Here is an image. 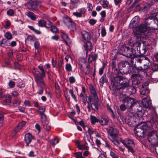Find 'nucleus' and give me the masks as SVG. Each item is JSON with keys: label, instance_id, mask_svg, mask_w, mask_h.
<instances>
[{"label": "nucleus", "instance_id": "1", "mask_svg": "<svg viewBox=\"0 0 158 158\" xmlns=\"http://www.w3.org/2000/svg\"><path fill=\"white\" fill-rule=\"evenodd\" d=\"M111 67L112 71L110 72L109 70L107 72V77L110 82L111 86L115 83L118 84V82L120 81L124 77L122 76V72L116 68V63L115 60L112 61Z\"/></svg>", "mask_w": 158, "mask_h": 158}, {"label": "nucleus", "instance_id": "2", "mask_svg": "<svg viewBox=\"0 0 158 158\" xmlns=\"http://www.w3.org/2000/svg\"><path fill=\"white\" fill-rule=\"evenodd\" d=\"M112 87L115 90L122 89L123 92L127 93L129 95L135 94L136 91L135 87L129 86V80L125 77H124L120 81H118V84L115 83Z\"/></svg>", "mask_w": 158, "mask_h": 158}, {"label": "nucleus", "instance_id": "3", "mask_svg": "<svg viewBox=\"0 0 158 158\" xmlns=\"http://www.w3.org/2000/svg\"><path fill=\"white\" fill-rule=\"evenodd\" d=\"M121 54L127 57L134 58L136 57V52L135 48L123 45L119 51Z\"/></svg>", "mask_w": 158, "mask_h": 158}, {"label": "nucleus", "instance_id": "4", "mask_svg": "<svg viewBox=\"0 0 158 158\" xmlns=\"http://www.w3.org/2000/svg\"><path fill=\"white\" fill-rule=\"evenodd\" d=\"M81 37L84 40L83 47L85 51L87 52L92 50L93 45L90 41L91 37L90 34L85 31L81 32Z\"/></svg>", "mask_w": 158, "mask_h": 158}, {"label": "nucleus", "instance_id": "5", "mask_svg": "<svg viewBox=\"0 0 158 158\" xmlns=\"http://www.w3.org/2000/svg\"><path fill=\"white\" fill-rule=\"evenodd\" d=\"M141 43L137 41L134 43L132 44V47L136 49V57L135 58L143 56V55L145 54L148 49V45H143V47L141 49H140V46L141 45Z\"/></svg>", "mask_w": 158, "mask_h": 158}, {"label": "nucleus", "instance_id": "6", "mask_svg": "<svg viewBox=\"0 0 158 158\" xmlns=\"http://www.w3.org/2000/svg\"><path fill=\"white\" fill-rule=\"evenodd\" d=\"M131 64L127 61H122L118 64V66L119 70L122 72L123 73H129Z\"/></svg>", "mask_w": 158, "mask_h": 158}, {"label": "nucleus", "instance_id": "7", "mask_svg": "<svg viewBox=\"0 0 158 158\" xmlns=\"http://www.w3.org/2000/svg\"><path fill=\"white\" fill-rule=\"evenodd\" d=\"M121 141L128 149V152H131L132 154L134 153V148L135 147V145L133 140L129 139H126Z\"/></svg>", "mask_w": 158, "mask_h": 158}, {"label": "nucleus", "instance_id": "8", "mask_svg": "<svg viewBox=\"0 0 158 158\" xmlns=\"http://www.w3.org/2000/svg\"><path fill=\"white\" fill-rule=\"evenodd\" d=\"M123 102L127 106V108L129 109H131L138 103L135 99L128 96L125 97L123 100Z\"/></svg>", "mask_w": 158, "mask_h": 158}, {"label": "nucleus", "instance_id": "9", "mask_svg": "<svg viewBox=\"0 0 158 158\" xmlns=\"http://www.w3.org/2000/svg\"><path fill=\"white\" fill-rule=\"evenodd\" d=\"M147 128V126L145 123H141L135 128V133L138 136L143 137L144 133L146 132Z\"/></svg>", "mask_w": 158, "mask_h": 158}, {"label": "nucleus", "instance_id": "10", "mask_svg": "<svg viewBox=\"0 0 158 158\" xmlns=\"http://www.w3.org/2000/svg\"><path fill=\"white\" fill-rule=\"evenodd\" d=\"M142 67L141 66H137L136 64L131 65V67L129 72V73H131L132 77L135 78L136 77H138L139 74L142 73Z\"/></svg>", "mask_w": 158, "mask_h": 158}, {"label": "nucleus", "instance_id": "11", "mask_svg": "<svg viewBox=\"0 0 158 158\" xmlns=\"http://www.w3.org/2000/svg\"><path fill=\"white\" fill-rule=\"evenodd\" d=\"M40 4V2L38 1L29 0L27 3V7L30 10L33 11H37L38 10V7Z\"/></svg>", "mask_w": 158, "mask_h": 158}, {"label": "nucleus", "instance_id": "12", "mask_svg": "<svg viewBox=\"0 0 158 158\" xmlns=\"http://www.w3.org/2000/svg\"><path fill=\"white\" fill-rule=\"evenodd\" d=\"M147 30L146 26L143 23L140 24L138 26L135 27L133 29V31L137 35H140L142 33H144Z\"/></svg>", "mask_w": 158, "mask_h": 158}, {"label": "nucleus", "instance_id": "13", "mask_svg": "<svg viewBox=\"0 0 158 158\" xmlns=\"http://www.w3.org/2000/svg\"><path fill=\"white\" fill-rule=\"evenodd\" d=\"M142 103L144 107L150 109L152 106L151 100L150 99V97L147 95L142 99Z\"/></svg>", "mask_w": 158, "mask_h": 158}, {"label": "nucleus", "instance_id": "14", "mask_svg": "<svg viewBox=\"0 0 158 158\" xmlns=\"http://www.w3.org/2000/svg\"><path fill=\"white\" fill-rule=\"evenodd\" d=\"M148 84L145 82L142 84V88L140 89V94L145 95H148L149 93V90L148 89Z\"/></svg>", "mask_w": 158, "mask_h": 158}, {"label": "nucleus", "instance_id": "15", "mask_svg": "<svg viewBox=\"0 0 158 158\" xmlns=\"http://www.w3.org/2000/svg\"><path fill=\"white\" fill-rule=\"evenodd\" d=\"M80 69L85 75H89V77L91 75L93 69L92 67L90 66L89 64H87L85 68L81 67Z\"/></svg>", "mask_w": 158, "mask_h": 158}, {"label": "nucleus", "instance_id": "16", "mask_svg": "<svg viewBox=\"0 0 158 158\" xmlns=\"http://www.w3.org/2000/svg\"><path fill=\"white\" fill-rule=\"evenodd\" d=\"M135 118V117L133 113H129L125 121L129 125H131L135 121L134 119Z\"/></svg>", "mask_w": 158, "mask_h": 158}, {"label": "nucleus", "instance_id": "17", "mask_svg": "<svg viewBox=\"0 0 158 158\" xmlns=\"http://www.w3.org/2000/svg\"><path fill=\"white\" fill-rule=\"evenodd\" d=\"M34 136L30 133H28L25 134L24 135V141L26 143V146H29L33 139Z\"/></svg>", "mask_w": 158, "mask_h": 158}, {"label": "nucleus", "instance_id": "18", "mask_svg": "<svg viewBox=\"0 0 158 158\" xmlns=\"http://www.w3.org/2000/svg\"><path fill=\"white\" fill-rule=\"evenodd\" d=\"M44 77H36L35 78V81L38 87H45V85L43 79Z\"/></svg>", "mask_w": 158, "mask_h": 158}, {"label": "nucleus", "instance_id": "19", "mask_svg": "<svg viewBox=\"0 0 158 158\" xmlns=\"http://www.w3.org/2000/svg\"><path fill=\"white\" fill-rule=\"evenodd\" d=\"M118 133V131L117 129L112 127L110 129L109 134L110 136L112 138H116Z\"/></svg>", "mask_w": 158, "mask_h": 158}, {"label": "nucleus", "instance_id": "20", "mask_svg": "<svg viewBox=\"0 0 158 158\" xmlns=\"http://www.w3.org/2000/svg\"><path fill=\"white\" fill-rule=\"evenodd\" d=\"M26 122L24 121H23L21 123H19L16 127L14 129L13 134H15L21 129L24 125H25Z\"/></svg>", "mask_w": 158, "mask_h": 158}, {"label": "nucleus", "instance_id": "21", "mask_svg": "<svg viewBox=\"0 0 158 158\" xmlns=\"http://www.w3.org/2000/svg\"><path fill=\"white\" fill-rule=\"evenodd\" d=\"M153 18L154 16H149L144 20L143 23L145 25H146L147 27L152 22V21L154 20Z\"/></svg>", "mask_w": 158, "mask_h": 158}, {"label": "nucleus", "instance_id": "22", "mask_svg": "<svg viewBox=\"0 0 158 158\" xmlns=\"http://www.w3.org/2000/svg\"><path fill=\"white\" fill-rule=\"evenodd\" d=\"M25 15L31 20L33 21L35 20L37 18V16L33 12L31 11H28L26 12Z\"/></svg>", "mask_w": 158, "mask_h": 158}, {"label": "nucleus", "instance_id": "23", "mask_svg": "<svg viewBox=\"0 0 158 158\" xmlns=\"http://www.w3.org/2000/svg\"><path fill=\"white\" fill-rule=\"evenodd\" d=\"M89 90L92 94L95 100L98 99V96L96 90L93 86H91L89 88Z\"/></svg>", "mask_w": 158, "mask_h": 158}, {"label": "nucleus", "instance_id": "24", "mask_svg": "<svg viewBox=\"0 0 158 158\" xmlns=\"http://www.w3.org/2000/svg\"><path fill=\"white\" fill-rule=\"evenodd\" d=\"M108 81V79L107 78L106 75L104 74L102 77H101L99 81V84L102 87L104 83H107Z\"/></svg>", "mask_w": 158, "mask_h": 158}, {"label": "nucleus", "instance_id": "25", "mask_svg": "<svg viewBox=\"0 0 158 158\" xmlns=\"http://www.w3.org/2000/svg\"><path fill=\"white\" fill-rule=\"evenodd\" d=\"M90 118L91 120V124L92 125H94L96 123H98L99 121V118L92 115H90Z\"/></svg>", "mask_w": 158, "mask_h": 158}, {"label": "nucleus", "instance_id": "26", "mask_svg": "<svg viewBox=\"0 0 158 158\" xmlns=\"http://www.w3.org/2000/svg\"><path fill=\"white\" fill-rule=\"evenodd\" d=\"M138 17H135L132 19L129 25V26L131 28H133L134 29L135 27H136V25L137 24L138 21H136L135 19L136 18L138 19Z\"/></svg>", "mask_w": 158, "mask_h": 158}, {"label": "nucleus", "instance_id": "27", "mask_svg": "<svg viewBox=\"0 0 158 158\" xmlns=\"http://www.w3.org/2000/svg\"><path fill=\"white\" fill-rule=\"evenodd\" d=\"M109 119L105 118H102L100 119L99 123L102 126H105L107 125L109 122Z\"/></svg>", "mask_w": 158, "mask_h": 158}, {"label": "nucleus", "instance_id": "28", "mask_svg": "<svg viewBox=\"0 0 158 158\" xmlns=\"http://www.w3.org/2000/svg\"><path fill=\"white\" fill-rule=\"evenodd\" d=\"M61 37L63 39L64 42L66 45H68L67 41H69L70 39L68 35L65 33H62L61 35Z\"/></svg>", "mask_w": 158, "mask_h": 158}, {"label": "nucleus", "instance_id": "29", "mask_svg": "<svg viewBox=\"0 0 158 158\" xmlns=\"http://www.w3.org/2000/svg\"><path fill=\"white\" fill-rule=\"evenodd\" d=\"M86 61V59L84 58H80L79 59V65L80 66L81 68V67H83L84 65H85L87 64H89Z\"/></svg>", "mask_w": 158, "mask_h": 158}, {"label": "nucleus", "instance_id": "30", "mask_svg": "<svg viewBox=\"0 0 158 158\" xmlns=\"http://www.w3.org/2000/svg\"><path fill=\"white\" fill-rule=\"evenodd\" d=\"M72 20L68 16H66L63 19L64 23L67 26L72 22Z\"/></svg>", "mask_w": 158, "mask_h": 158}, {"label": "nucleus", "instance_id": "31", "mask_svg": "<svg viewBox=\"0 0 158 158\" xmlns=\"http://www.w3.org/2000/svg\"><path fill=\"white\" fill-rule=\"evenodd\" d=\"M67 27L73 31H76V27L75 24L73 21L67 26Z\"/></svg>", "mask_w": 158, "mask_h": 158}, {"label": "nucleus", "instance_id": "32", "mask_svg": "<svg viewBox=\"0 0 158 158\" xmlns=\"http://www.w3.org/2000/svg\"><path fill=\"white\" fill-rule=\"evenodd\" d=\"M155 136L158 138V136L157 134V131L155 130H153L150 131L148 135V138H149L152 136Z\"/></svg>", "mask_w": 158, "mask_h": 158}, {"label": "nucleus", "instance_id": "33", "mask_svg": "<svg viewBox=\"0 0 158 158\" xmlns=\"http://www.w3.org/2000/svg\"><path fill=\"white\" fill-rule=\"evenodd\" d=\"M28 27L30 30L33 31L37 35H40L41 34V32L40 30L35 29L32 26H28Z\"/></svg>", "mask_w": 158, "mask_h": 158}, {"label": "nucleus", "instance_id": "34", "mask_svg": "<svg viewBox=\"0 0 158 158\" xmlns=\"http://www.w3.org/2000/svg\"><path fill=\"white\" fill-rule=\"evenodd\" d=\"M138 77H136L135 78H133L132 77V75H131V78L132 79V82L133 85H138L140 83V81L139 78H137Z\"/></svg>", "mask_w": 158, "mask_h": 158}, {"label": "nucleus", "instance_id": "35", "mask_svg": "<svg viewBox=\"0 0 158 158\" xmlns=\"http://www.w3.org/2000/svg\"><path fill=\"white\" fill-rule=\"evenodd\" d=\"M26 40L31 42H33L37 40L36 38L34 35H28Z\"/></svg>", "mask_w": 158, "mask_h": 158}, {"label": "nucleus", "instance_id": "36", "mask_svg": "<svg viewBox=\"0 0 158 158\" xmlns=\"http://www.w3.org/2000/svg\"><path fill=\"white\" fill-rule=\"evenodd\" d=\"M37 24L40 27H45L46 24V22L43 19H40L38 21Z\"/></svg>", "mask_w": 158, "mask_h": 158}, {"label": "nucleus", "instance_id": "37", "mask_svg": "<svg viewBox=\"0 0 158 158\" xmlns=\"http://www.w3.org/2000/svg\"><path fill=\"white\" fill-rule=\"evenodd\" d=\"M90 106L92 109L95 112H97L98 110V106L97 104L95 103H91Z\"/></svg>", "mask_w": 158, "mask_h": 158}, {"label": "nucleus", "instance_id": "38", "mask_svg": "<svg viewBox=\"0 0 158 158\" xmlns=\"http://www.w3.org/2000/svg\"><path fill=\"white\" fill-rule=\"evenodd\" d=\"M7 40L3 38L0 41V46L1 47H4L6 46H7L8 44L7 42Z\"/></svg>", "mask_w": 158, "mask_h": 158}, {"label": "nucleus", "instance_id": "39", "mask_svg": "<svg viewBox=\"0 0 158 158\" xmlns=\"http://www.w3.org/2000/svg\"><path fill=\"white\" fill-rule=\"evenodd\" d=\"M78 6V3L73 2H70L69 8L71 10H73L74 9L76 8Z\"/></svg>", "mask_w": 158, "mask_h": 158}, {"label": "nucleus", "instance_id": "40", "mask_svg": "<svg viewBox=\"0 0 158 158\" xmlns=\"http://www.w3.org/2000/svg\"><path fill=\"white\" fill-rule=\"evenodd\" d=\"M38 67L41 71V76H45V73L43 68V65L42 64H40L38 66Z\"/></svg>", "mask_w": 158, "mask_h": 158}, {"label": "nucleus", "instance_id": "41", "mask_svg": "<svg viewBox=\"0 0 158 158\" xmlns=\"http://www.w3.org/2000/svg\"><path fill=\"white\" fill-rule=\"evenodd\" d=\"M137 104H138L139 106L137 107L136 112L138 113V114H140V115H142V114H143V112H142V107L141 106H140L139 103L138 102Z\"/></svg>", "mask_w": 158, "mask_h": 158}, {"label": "nucleus", "instance_id": "42", "mask_svg": "<svg viewBox=\"0 0 158 158\" xmlns=\"http://www.w3.org/2000/svg\"><path fill=\"white\" fill-rule=\"evenodd\" d=\"M41 122L42 124L45 123L47 121V116L45 114L40 115Z\"/></svg>", "mask_w": 158, "mask_h": 158}, {"label": "nucleus", "instance_id": "43", "mask_svg": "<svg viewBox=\"0 0 158 158\" xmlns=\"http://www.w3.org/2000/svg\"><path fill=\"white\" fill-rule=\"evenodd\" d=\"M106 64L105 63H103L102 67L99 69V74L100 75H101L103 74L105 68L106 67Z\"/></svg>", "mask_w": 158, "mask_h": 158}, {"label": "nucleus", "instance_id": "44", "mask_svg": "<svg viewBox=\"0 0 158 158\" xmlns=\"http://www.w3.org/2000/svg\"><path fill=\"white\" fill-rule=\"evenodd\" d=\"M116 138H112V139H111L110 137H109V139H110L111 141L113 143L114 145L116 146H118L119 144L120 143Z\"/></svg>", "mask_w": 158, "mask_h": 158}, {"label": "nucleus", "instance_id": "45", "mask_svg": "<svg viewBox=\"0 0 158 158\" xmlns=\"http://www.w3.org/2000/svg\"><path fill=\"white\" fill-rule=\"evenodd\" d=\"M5 37L8 40H10L12 38V35L9 31L6 32L5 34Z\"/></svg>", "mask_w": 158, "mask_h": 158}, {"label": "nucleus", "instance_id": "46", "mask_svg": "<svg viewBox=\"0 0 158 158\" xmlns=\"http://www.w3.org/2000/svg\"><path fill=\"white\" fill-rule=\"evenodd\" d=\"M45 110V108L43 107L42 106H40L39 107V110L37 111L40 115H41L43 114H44V113Z\"/></svg>", "mask_w": 158, "mask_h": 158}, {"label": "nucleus", "instance_id": "47", "mask_svg": "<svg viewBox=\"0 0 158 158\" xmlns=\"http://www.w3.org/2000/svg\"><path fill=\"white\" fill-rule=\"evenodd\" d=\"M43 127L44 129L48 131H49L51 129V126L49 124H46L45 123L42 124Z\"/></svg>", "mask_w": 158, "mask_h": 158}, {"label": "nucleus", "instance_id": "48", "mask_svg": "<svg viewBox=\"0 0 158 158\" xmlns=\"http://www.w3.org/2000/svg\"><path fill=\"white\" fill-rule=\"evenodd\" d=\"M69 93L71 95L72 98H73L74 100L76 102H77V99L75 95L74 94L73 91V89H70L69 90Z\"/></svg>", "mask_w": 158, "mask_h": 158}, {"label": "nucleus", "instance_id": "49", "mask_svg": "<svg viewBox=\"0 0 158 158\" xmlns=\"http://www.w3.org/2000/svg\"><path fill=\"white\" fill-rule=\"evenodd\" d=\"M78 148L81 150L87 149L89 147L85 145L78 144L77 145Z\"/></svg>", "mask_w": 158, "mask_h": 158}, {"label": "nucleus", "instance_id": "50", "mask_svg": "<svg viewBox=\"0 0 158 158\" xmlns=\"http://www.w3.org/2000/svg\"><path fill=\"white\" fill-rule=\"evenodd\" d=\"M101 34L102 37H103L105 36L106 35V29L104 27H103L102 28Z\"/></svg>", "mask_w": 158, "mask_h": 158}, {"label": "nucleus", "instance_id": "51", "mask_svg": "<svg viewBox=\"0 0 158 158\" xmlns=\"http://www.w3.org/2000/svg\"><path fill=\"white\" fill-rule=\"evenodd\" d=\"M75 155L76 158H85L82 156V152H76Z\"/></svg>", "mask_w": 158, "mask_h": 158}, {"label": "nucleus", "instance_id": "52", "mask_svg": "<svg viewBox=\"0 0 158 158\" xmlns=\"http://www.w3.org/2000/svg\"><path fill=\"white\" fill-rule=\"evenodd\" d=\"M65 69L68 72H70L72 71V67L70 64H67L65 65Z\"/></svg>", "mask_w": 158, "mask_h": 158}, {"label": "nucleus", "instance_id": "53", "mask_svg": "<svg viewBox=\"0 0 158 158\" xmlns=\"http://www.w3.org/2000/svg\"><path fill=\"white\" fill-rule=\"evenodd\" d=\"M108 2L107 0H104L102 2V6L103 8H107L108 7Z\"/></svg>", "mask_w": 158, "mask_h": 158}, {"label": "nucleus", "instance_id": "54", "mask_svg": "<svg viewBox=\"0 0 158 158\" xmlns=\"http://www.w3.org/2000/svg\"><path fill=\"white\" fill-rule=\"evenodd\" d=\"M152 70L153 72L158 71V64H154L152 65Z\"/></svg>", "mask_w": 158, "mask_h": 158}, {"label": "nucleus", "instance_id": "55", "mask_svg": "<svg viewBox=\"0 0 158 158\" xmlns=\"http://www.w3.org/2000/svg\"><path fill=\"white\" fill-rule=\"evenodd\" d=\"M7 14L9 16H13L14 14V10L12 9H9L6 12Z\"/></svg>", "mask_w": 158, "mask_h": 158}, {"label": "nucleus", "instance_id": "56", "mask_svg": "<svg viewBox=\"0 0 158 158\" xmlns=\"http://www.w3.org/2000/svg\"><path fill=\"white\" fill-rule=\"evenodd\" d=\"M153 4V2L151 0H149L146 3V5L145 6V7L146 8H149Z\"/></svg>", "mask_w": 158, "mask_h": 158}, {"label": "nucleus", "instance_id": "57", "mask_svg": "<svg viewBox=\"0 0 158 158\" xmlns=\"http://www.w3.org/2000/svg\"><path fill=\"white\" fill-rule=\"evenodd\" d=\"M15 85V82L12 80H10L9 83L8 85L10 88H14Z\"/></svg>", "mask_w": 158, "mask_h": 158}, {"label": "nucleus", "instance_id": "58", "mask_svg": "<svg viewBox=\"0 0 158 158\" xmlns=\"http://www.w3.org/2000/svg\"><path fill=\"white\" fill-rule=\"evenodd\" d=\"M20 103V101L19 99H16L13 102V105L15 107H16L19 105Z\"/></svg>", "mask_w": 158, "mask_h": 158}, {"label": "nucleus", "instance_id": "59", "mask_svg": "<svg viewBox=\"0 0 158 158\" xmlns=\"http://www.w3.org/2000/svg\"><path fill=\"white\" fill-rule=\"evenodd\" d=\"M120 108L122 111H123L126 110L127 108V106L126 105V104L123 103L120 106Z\"/></svg>", "mask_w": 158, "mask_h": 158}, {"label": "nucleus", "instance_id": "60", "mask_svg": "<svg viewBox=\"0 0 158 158\" xmlns=\"http://www.w3.org/2000/svg\"><path fill=\"white\" fill-rule=\"evenodd\" d=\"M154 22L156 23L157 26H158V13H156L154 16Z\"/></svg>", "mask_w": 158, "mask_h": 158}, {"label": "nucleus", "instance_id": "61", "mask_svg": "<svg viewBox=\"0 0 158 158\" xmlns=\"http://www.w3.org/2000/svg\"><path fill=\"white\" fill-rule=\"evenodd\" d=\"M69 81L70 83H74L75 81V77L72 76L69 78Z\"/></svg>", "mask_w": 158, "mask_h": 158}, {"label": "nucleus", "instance_id": "62", "mask_svg": "<svg viewBox=\"0 0 158 158\" xmlns=\"http://www.w3.org/2000/svg\"><path fill=\"white\" fill-rule=\"evenodd\" d=\"M51 31L54 33H56L57 31V28L54 25H53L51 27Z\"/></svg>", "mask_w": 158, "mask_h": 158}, {"label": "nucleus", "instance_id": "63", "mask_svg": "<svg viewBox=\"0 0 158 158\" xmlns=\"http://www.w3.org/2000/svg\"><path fill=\"white\" fill-rule=\"evenodd\" d=\"M79 12L82 15V14H84L85 12L86 9L84 7H82L78 9Z\"/></svg>", "mask_w": 158, "mask_h": 158}, {"label": "nucleus", "instance_id": "64", "mask_svg": "<svg viewBox=\"0 0 158 158\" xmlns=\"http://www.w3.org/2000/svg\"><path fill=\"white\" fill-rule=\"evenodd\" d=\"M110 156L112 157V158H119L118 156L115 153L112 151H110Z\"/></svg>", "mask_w": 158, "mask_h": 158}]
</instances>
